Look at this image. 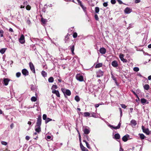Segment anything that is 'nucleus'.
<instances>
[{
	"label": "nucleus",
	"mask_w": 151,
	"mask_h": 151,
	"mask_svg": "<svg viewBox=\"0 0 151 151\" xmlns=\"http://www.w3.org/2000/svg\"><path fill=\"white\" fill-rule=\"evenodd\" d=\"M106 49L104 47H101L99 50V52L102 54H104L106 52Z\"/></svg>",
	"instance_id": "10"
},
{
	"label": "nucleus",
	"mask_w": 151,
	"mask_h": 151,
	"mask_svg": "<svg viewBox=\"0 0 151 151\" xmlns=\"http://www.w3.org/2000/svg\"><path fill=\"white\" fill-rule=\"evenodd\" d=\"M29 66L31 71L34 73H35V69L33 64L31 62L29 63Z\"/></svg>",
	"instance_id": "9"
},
{
	"label": "nucleus",
	"mask_w": 151,
	"mask_h": 151,
	"mask_svg": "<svg viewBox=\"0 0 151 151\" xmlns=\"http://www.w3.org/2000/svg\"><path fill=\"white\" fill-rule=\"evenodd\" d=\"M103 5L105 7L107 6V5H108L107 2H104L103 4Z\"/></svg>",
	"instance_id": "50"
},
{
	"label": "nucleus",
	"mask_w": 151,
	"mask_h": 151,
	"mask_svg": "<svg viewBox=\"0 0 151 151\" xmlns=\"http://www.w3.org/2000/svg\"><path fill=\"white\" fill-rule=\"evenodd\" d=\"M79 138L80 142H81V136L80 134H79Z\"/></svg>",
	"instance_id": "60"
},
{
	"label": "nucleus",
	"mask_w": 151,
	"mask_h": 151,
	"mask_svg": "<svg viewBox=\"0 0 151 151\" xmlns=\"http://www.w3.org/2000/svg\"><path fill=\"white\" fill-rule=\"evenodd\" d=\"M81 6L83 9V10L84 11V12H85L86 7H84L83 5V4L81 5Z\"/></svg>",
	"instance_id": "44"
},
{
	"label": "nucleus",
	"mask_w": 151,
	"mask_h": 151,
	"mask_svg": "<svg viewBox=\"0 0 151 151\" xmlns=\"http://www.w3.org/2000/svg\"><path fill=\"white\" fill-rule=\"evenodd\" d=\"M41 116H39L37 118V122L36 123V126L40 127L41 124Z\"/></svg>",
	"instance_id": "4"
},
{
	"label": "nucleus",
	"mask_w": 151,
	"mask_h": 151,
	"mask_svg": "<svg viewBox=\"0 0 151 151\" xmlns=\"http://www.w3.org/2000/svg\"><path fill=\"white\" fill-rule=\"evenodd\" d=\"M75 100L77 102L80 100V99L79 97L78 96H76L75 98Z\"/></svg>",
	"instance_id": "30"
},
{
	"label": "nucleus",
	"mask_w": 151,
	"mask_h": 151,
	"mask_svg": "<svg viewBox=\"0 0 151 151\" xmlns=\"http://www.w3.org/2000/svg\"><path fill=\"white\" fill-rule=\"evenodd\" d=\"M52 92L53 93L55 94L57 97H60V94L59 91H58L56 90H53L52 91Z\"/></svg>",
	"instance_id": "14"
},
{
	"label": "nucleus",
	"mask_w": 151,
	"mask_h": 151,
	"mask_svg": "<svg viewBox=\"0 0 151 151\" xmlns=\"http://www.w3.org/2000/svg\"><path fill=\"white\" fill-rule=\"evenodd\" d=\"M114 80L115 81V83H116V85H117V86H118L119 85V84L118 83L116 80L115 79V78H114Z\"/></svg>",
	"instance_id": "58"
},
{
	"label": "nucleus",
	"mask_w": 151,
	"mask_h": 151,
	"mask_svg": "<svg viewBox=\"0 0 151 151\" xmlns=\"http://www.w3.org/2000/svg\"><path fill=\"white\" fill-rule=\"evenodd\" d=\"M140 101L142 104H145L146 103L147 100L145 98H142L141 99Z\"/></svg>",
	"instance_id": "25"
},
{
	"label": "nucleus",
	"mask_w": 151,
	"mask_h": 151,
	"mask_svg": "<svg viewBox=\"0 0 151 151\" xmlns=\"http://www.w3.org/2000/svg\"><path fill=\"white\" fill-rule=\"evenodd\" d=\"M30 139V137L29 136H27L25 137V139L27 140H28Z\"/></svg>",
	"instance_id": "54"
},
{
	"label": "nucleus",
	"mask_w": 151,
	"mask_h": 151,
	"mask_svg": "<svg viewBox=\"0 0 151 151\" xmlns=\"http://www.w3.org/2000/svg\"><path fill=\"white\" fill-rule=\"evenodd\" d=\"M19 42L22 44L24 43V36L23 35H22L19 38Z\"/></svg>",
	"instance_id": "7"
},
{
	"label": "nucleus",
	"mask_w": 151,
	"mask_h": 151,
	"mask_svg": "<svg viewBox=\"0 0 151 151\" xmlns=\"http://www.w3.org/2000/svg\"><path fill=\"white\" fill-rule=\"evenodd\" d=\"M118 64L117 63V62L116 60H114V67H118Z\"/></svg>",
	"instance_id": "32"
},
{
	"label": "nucleus",
	"mask_w": 151,
	"mask_h": 151,
	"mask_svg": "<svg viewBox=\"0 0 151 151\" xmlns=\"http://www.w3.org/2000/svg\"><path fill=\"white\" fill-rule=\"evenodd\" d=\"M52 87L55 89H56L57 88V87L56 85H53Z\"/></svg>",
	"instance_id": "62"
},
{
	"label": "nucleus",
	"mask_w": 151,
	"mask_h": 151,
	"mask_svg": "<svg viewBox=\"0 0 151 151\" xmlns=\"http://www.w3.org/2000/svg\"><path fill=\"white\" fill-rule=\"evenodd\" d=\"M121 107L122 108H123V109H126L127 106L125 105V104H122L121 105Z\"/></svg>",
	"instance_id": "49"
},
{
	"label": "nucleus",
	"mask_w": 151,
	"mask_h": 151,
	"mask_svg": "<svg viewBox=\"0 0 151 151\" xmlns=\"http://www.w3.org/2000/svg\"><path fill=\"white\" fill-rule=\"evenodd\" d=\"M6 49L5 48H2L0 50V52L2 54H4L5 52Z\"/></svg>",
	"instance_id": "26"
},
{
	"label": "nucleus",
	"mask_w": 151,
	"mask_h": 151,
	"mask_svg": "<svg viewBox=\"0 0 151 151\" xmlns=\"http://www.w3.org/2000/svg\"><path fill=\"white\" fill-rule=\"evenodd\" d=\"M150 88V87L148 84H145L144 86V89L146 90H148Z\"/></svg>",
	"instance_id": "19"
},
{
	"label": "nucleus",
	"mask_w": 151,
	"mask_h": 151,
	"mask_svg": "<svg viewBox=\"0 0 151 151\" xmlns=\"http://www.w3.org/2000/svg\"><path fill=\"white\" fill-rule=\"evenodd\" d=\"M26 23L30 25L31 24V22L29 18H28L26 21Z\"/></svg>",
	"instance_id": "36"
},
{
	"label": "nucleus",
	"mask_w": 151,
	"mask_h": 151,
	"mask_svg": "<svg viewBox=\"0 0 151 151\" xmlns=\"http://www.w3.org/2000/svg\"><path fill=\"white\" fill-rule=\"evenodd\" d=\"M41 74L42 76L44 77H46L47 76V73L45 71L43 70L42 71Z\"/></svg>",
	"instance_id": "22"
},
{
	"label": "nucleus",
	"mask_w": 151,
	"mask_h": 151,
	"mask_svg": "<svg viewBox=\"0 0 151 151\" xmlns=\"http://www.w3.org/2000/svg\"><path fill=\"white\" fill-rule=\"evenodd\" d=\"M99 105H100L99 104H96L95 105V107L96 108H97V107H98L99 106Z\"/></svg>",
	"instance_id": "63"
},
{
	"label": "nucleus",
	"mask_w": 151,
	"mask_h": 151,
	"mask_svg": "<svg viewBox=\"0 0 151 151\" xmlns=\"http://www.w3.org/2000/svg\"><path fill=\"white\" fill-rule=\"evenodd\" d=\"M129 135H126L124 136L122 138V140L124 142H126L127 141L128 138L129 137Z\"/></svg>",
	"instance_id": "12"
},
{
	"label": "nucleus",
	"mask_w": 151,
	"mask_h": 151,
	"mask_svg": "<svg viewBox=\"0 0 151 151\" xmlns=\"http://www.w3.org/2000/svg\"><path fill=\"white\" fill-rule=\"evenodd\" d=\"M49 82L52 83L54 81V78L52 77H50L48 79Z\"/></svg>",
	"instance_id": "24"
},
{
	"label": "nucleus",
	"mask_w": 151,
	"mask_h": 151,
	"mask_svg": "<svg viewBox=\"0 0 151 151\" xmlns=\"http://www.w3.org/2000/svg\"><path fill=\"white\" fill-rule=\"evenodd\" d=\"M140 0H135V2L136 4L140 2Z\"/></svg>",
	"instance_id": "59"
},
{
	"label": "nucleus",
	"mask_w": 151,
	"mask_h": 151,
	"mask_svg": "<svg viewBox=\"0 0 151 151\" xmlns=\"http://www.w3.org/2000/svg\"><path fill=\"white\" fill-rule=\"evenodd\" d=\"M41 21L44 24L46 23V22H47V20L46 19H44L42 18L41 19Z\"/></svg>",
	"instance_id": "29"
},
{
	"label": "nucleus",
	"mask_w": 151,
	"mask_h": 151,
	"mask_svg": "<svg viewBox=\"0 0 151 151\" xmlns=\"http://www.w3.org/2000/svg\"><path fill=\"white\" fill-rule=\"evenodd\" d=\"M35 131L37 132H40L41 130V128L39 126H35Z\"/></svg>",
	"instance_id": "18"
},
{
	"label": "nucleus",
	"mask_w": 151,
	"mask_h": 151,
	"mask_svg": "<svg viewBox=\"0 0 151 151\" xmlns=\"http://www.w3.org/2000/svg\"><path fill=\"white\" fill-rule=\"evenodd\" d=\"M77 1L78 3V4L80 6L83 4L81 1H80V0H77Z\"/></svg>",
	"instance_id": "45"
},
{
	"label": "nucleus",
	"mask_w": 151,
	"mask_h": 151,
	"mask_svg": "<svg viewBox=\"0 0 151 151\" xmlns=\"http://www.w3.org/2000/svg\"><path fill=\"white\" fill-rule=\"evenodd\" d=\"M131 9L129 8L128 7H126L124 9V13L127 14H128V13H131Z\"/></svg>",
	"instance_id": "13"
},
{
	"label": "nucleus",
	"mask_w": 151,
	"mask_h": 151,
	"mask_svg": "<svg viewBox=\"0 0 151 151\" xmlns=\"http://www.w3.org/2000/svg\"><path fill=\"white\" fill-rule=\"evenodd\" d=\"M77 34L76 32H74L73 35V37L74 38H75L77 37Z\"/></svg>",
	"instance_id": "39"
},
{
	"label": "nucleus",
	"mask_w": 151,
	"mask_h": 151,
	"mask_svg": "<svg viewBox=\"0 0 151 151\" xmlns=\"http://www.w3.org/2000/svg\"><path fill=\"white\" fill-rule=\"evenodd\" d=\"M114 137L115 139H118L120 138V136L119 134L116 133L114 135Z\"/></svg>",
	"instance_id": "17"
},
{
	"label": "nucleus",
	"mask_w": 151,
	"mask_h": 151,
	"mask_svg": "<svg viewBox=\"0 0 151 151\" xmlns=\"http://www.w3.org/2000/svg\"><path fill=\"white\" fill-rule=\"evenodd\" d=\"M139 135L141 139H144L145 137V135L143 134H139Z\"/></svg>",
	"instance_id": "20"
},
{
	"label": "nucleus",
	"mask_w": 151,
	"mask_h": 151,
	"mask_svg": "<svg viewBox=\"0 0 151 151\" xmlns=\"http://www.w3.org/2000/svg\"><path fill=\"white\" fill-rule=\"evenodd\" d=\"M133 70L135 72H138V71H139V68H138V67H134V68H133Z\"/></svg>",
	"instance_id": "35"
},
{
	"label": "nucleus",
	"mask_w": 151,
	"mask_h": 151,
	"mask_svg": "<svg viewBox=\"0 0 151 151\" xmlns=\"http://www.w3.org/2000/svg\"><path fill=\"white\" fill-rule=\"evenodd\" d=\"M47 115L46 114H44L43 115L42 118L44 120H46L47 118Z\"/></svg>",
	"instance_id": "38"
},
{
	"label": "nucleus",
	"mask_w": 151,
	"mask_h": 151,
	"mask_svg": "<svg viewBox=\"0 0 151 151\" xmlns=\"http://www.w3.org/2000/svg\"><path fill=\"white\" fill-rule=\"evenodd\" d=\"M108 126H109L111 129H113V125H111L110 124H108Z\"/></svg>",
	"instance_id": "61"
},
{
	"label": "nucleus",
	"mask_w": 151,
	"mask_h": 151,
	"mask_svg": "<svg viewBox=\"0 0 151 151\" xmlns=\"http://www.w3.org/2000/svg\"><path fill=\"white\" fill-rule=\"evenodd\" d=\"M142 129L144 133L146 134L147 135H149L150 134V131L148 128H146L143 126H142Z\"/></svg>",
	"instance_id": "2"
},
{
	"label": "nucleus",
	"mask_w": 151,
	"mask_h": 151,
	"mask_svg": "<svg viewBox=\"0 0 151 151\" xmlns=\"http://www.w3.org/2000/svg\"><path fill=\"white\" fill-rule=\"evenodd\" d=\"M22 74L24 76H27L29 75V72L26 69H24L22 70Z\"/></svg>",
	"instance_id": "8"
},
{
	"label": "nucleus",
	"mask_w": 151,
	"mask_h": 151,
	"mask_svg": "<svg viewBox=\"0 0 151 151\" xmlns=\"http://www.w3.org/2000/svg\"><path fill=\"white\" fill-rule=\"evenodd\" d=\"M28 3L27 1H26L24 2V6L27 5Z\"/></svg>",
	"instance_id": "57"
},
{
	"label": "nucleus",
	"mask_w": 151,
	"mask_h": 151,
	"mask_svg": "<svg viewBox=\"0 0 151 151\" xmlns=\"http://www.w3.org/2000/svg\"><path fill=\"white\" fill-rule=\"evenodd\" d=\"M37 100V99L36 98L35 96H33V97H32V98H31V100L32 101L35 102V101H36Z\"/></svg>",
	"instance_id": "31"
},
{
	"label": "nucleus",
	"mask_w": 151,
	"mask_h": 151,
	"mask_svg": "<svg viewBox=\"0 0 151 151\" xmlns=\"http://www.w3.org/2000/svg\"><path fill=\"white\" fill-rule=\"evenodd\" d=\"M91 116L93 117H96V114L94 112H92L91 113Z\"/></svg>",
	"instance_id": "47"
},
{
	"label": "nucleus",
	"mask_w": 151,
	"mask_h": 151,
	"mask_svg": "<svg viewBox=\"0 0 151 151\" xmlns=\"http://www.w3.org/2000/svg\"><path fill=\"white\" fill-rule=\"evenodd\" d=\"M10 80L7 78H4V84L5 86H7L9 82L10 81Z\"/></svg>",
	"instance_id": "11"
},
{
	"label": "nucleus",
	"mask_w": 151,
	"mask_h": 151,
	"mask_svg": "<svg viewBox=\"0 0 151 151\" xmlns=\"http://www.w3.org/2000/svg\"><path fill=\"white\" fill-rule=\"evenodd\" d=\"M85 138H86L87 140L88 141H89L90 139L89 138V136L88 135H86L84 136Z\"/></svg>",
	"instance_id": "41"
},
{
	"label": "nucleus",
	"mask_w": 151,
	"mask_h": 151,
	"mask_svg": "<svg viewBox=\"0 0 151 151\" xmlns=\"http://www.w3.org/2000/svg\"><path fill=\"white\" fill-rule=\"evenodd\" d=\"M86 147L88 148V149H90L91 148L90 145L88 144V143L87 142H86Z\"/></svg>",
	"instance_id": "48"
},
{
	"label": "nucleus",
	"mask_w": 151,
	"mask_h": 151,
	"mask_svg": "<svg viewBox=\"0 0 151 151\" xmlns=\"http://www.w3.org/2000/svg\"><path fill=\"white\" fill-rule=\"evenodd\" d=\"M94 17L95 19L96 20L98 21L99 20V18L98 17V16L97 14H95L94 16Z\"/></svg>",
	"instance_id": "42"
},
{
	"label": "nucleus",
	"mask_w": 151,
	"mask_h": 151,
	"mask_svg": "<svg viewBox=\"0 0 151 151\" xmlns=\"http://www.w3.org/2000/svg\"><path fill=\"white\" fill-rule=\"evenodd\" d=\"M124 55L122 54H120L119 56L120 58L123 63H127L128 62V60L124 58Z\"/></svg>",
	"instance_id": "5"
},
{
	"label": "nucleus",
	"mask_w": 151,
	"mask_h": 151,
	"mask_svg": "<svg viewBox=\"0 0 151 151\" xmlns=\"http://www.w3.org/2000/svg\"><path fill=\"white\" fill-rule=\"evenodd\" d=\"M123 149L122 147H120V151H123Z\"/></svg>",
	"instance_id": "64"
},
{
	"label": "nucleus",
	"mask_w": 151,
	"mask_h": 151,
	"mask_svg": "<svg viewBox=\"0 0 151 151\" xmlns=\"http://www.w3.org/2000/svg\"><path fill=\"white\" fill-rule=\"evenodd\" d=\"M52 120V119L49 118H47L46 119V120H45V123L47 124L49 122L51 121Z\"/></svg>",
	"instance_id": "27"
},
{
	"label": "nucleus",
	"mask_w": 151,
	"mask_h": 151,
	"mask_svg": "<svg viewBox=\"0 0 151 151\" xmlns=\"http://www.w3.org/2000/svg\"><path fill=\"white\" fill-rule=\"evenodd\" d=\"M68 35H67L65 37V42H66V40H67L68 39Z\"/></svg>",
	"instance_id": "56"
},
{
	"label": "nucleus",
	"mask_w": 151,
	"mask_h": 151,
	"mask_svg": "<svg viewBox=\"0 0 151 151\" xmlns=\"http://www.w3.org/2000/svg\"><path fill=\"white\" fill-rule=\"evenodd\" d=\"M80 147H81V150H82V151L86 148L85 147H84L83 145L82 146H81Z\"/></svg>",
	"instance_id": "52"
},
{
	"label": "nucleus",
	"mask_w": 151,
	"mask_h": 151,
	"mask_svg": "<svg viewBox=\"0 0 151 151\" xmlns=\"http://www.w3.org/2000/svg\"><path fill=\"white\" fill-rule=\"evenodd\" d=\"M102 65V63H99L96 65L95 66L96 68H99L100 67H101Z\"/></svg>",
	"instance_id": "28"
},
{
	"label": "nucleus",
	"mask_w": 151,
	"mask_h": 151,
	"mask_svg": "<svg viewBox=\"0 0 151 151\" xmlns=\"http://www.w3.org/2000/svg\"><path fill=\"white\" fill-rule=\"evenodd\" d=\"M84 116L86 117L91 116V114L88 112H85L84 113Z\"/></svg>",
	"instance_id": "21"
},
{
	"label": "nucleus",
	"mask_w": 151,
	"mask_h": 151,
	"mask_svg": "<svg viewBox=\"0 0 151 151\" xmlns=\"http://www.w3.org/2000/svg\"><path fill=\"white\" fill-rule=\"evenodd\" d=\"M121 123L120 122L119 123L117 126H114V129H119L121 127Z\"/></svg>",
	"instance_id": "23"
},
{
	"label": "nucleus",
	"mask_w": 151,
	"mask_h": 151,
	"mask_svg": "<svg viewBox=\"0 0 151 151\" xmlns=\"http://www.w3.org/2000/svg\"><path fill=\"white\" fill-rule=\"evenodd\" d=\"M131 124L132 126H135L137 124V121L134 119H132L130 121Z\"/></svg>",
	"instance_id": "15"
},
{
	"label": "nucleus",
	"mask_w": 151,
	"mask_h": 151,
	"mask_svg": "<svg viewBox=\"0 0 151 151\" xmlns=\"http://www.w3.org/2000/svg\"><path fill=\"white\" fill-rule=\"evenodd\" d=\"M85 134H88L90 132V129L89 128H85L83 130Z\"/></svg>",
	"instance_id": "16"
},
{
	"label": "nucleus",
	"mask_w": 151,
	"mask_h": 151,
	"mask_svg": "<svg viewBox=\"0 0 151 151\" xmlns=\"http://www.w3.org/2000/svg\"><path fill=\"white\" fill-rule=\"evenodd\" d=\"M76 78L77 80L80 81H83V77L79 74H77L76 75Z\"/></svg>",
	"instance_id": "3"
},
{
	"label": "nucleus",
	"mask_w": 151,
	"mask_h": 151,
	"mask_svg": "<svg viewBox=\"0 0 151 151\" xmlns=\"http://www.w3.org/2000/svg\"><path fill=\"white\" fill-rule=\"evenodd\" d=\"M95 12L96 13H98L99 11V9L98 7H96L95 8Z\"/></svg>",
	"instance_id": "34"
},
{
	"label": "nucleus",
	"mask_w": 151,
	"mask_h": 151,
	"mask_svg": "<svg viewBox=\"0 0 151 151\" xmlns=\"http://www.w3.org/2000/svg\"><path fill=\"white\" fill-rule=\"evenodd\" d=\"M31 7L29 5H27L26 6V9L27 10H30V9Z\"/></svg>",
	"instance_id": "46"
},
{
	"label": "nucleus",
	"mask_w": 151,
	"mask_h": 151,
	"mask_svg": "<svg viewBox=\"0 0 151 151\" xmlns=\"http://www.w3.org/2000/svg\"><path fill=\"white\" fill-rule=\"evenodd\" d=\"M21 75V73L19 72L17 73L16 74V76L18 78Z\"/></svg>",
	"instance_id": "37"
},
{
	"label": "nucleus",
	"mask_w": 151,
	"mask_h": 151,
	"mask_svg": "<svg viewBox=\"0 0 151 151\" xmlns=\"http://www.w3.org/2000/svg\"><path fill=\"white\" fill-rule=\"evenodd\" d=\"M132 93L134 95H135L138 98H139V97H138V96L137 94L135 92V91H132Z\"/></svg>",
	"instance_id": "53"
},
{
	"label": "nucleus",
	"mask_w": 151,
	"mask_h": 151,
	"mask_svg": "<svg viewBox=\"0 0 151 151\" xmlns=\"http://www.w3.org/2000/svg\"><path fill=\"white\" fill-rule=\"evenodd\" d=\"M96 76L97 77H100L102 76L103 75V72L101 70H99L96 72Z\"/></svg>",
	"instance_id": "6"
},
{
	"label": "nucleus",
	"mask_w": 151,
	"mask_h": 151,
	"mask_svg": "<svg viewBox=\"0 0 151 151\" xmlns=\"http://www.w3.org/2000/svg\"><path fill=\"white\" fill-rule=\"evenodd\" d=\"M61 90L64 93L65 96V95L68 96H70L71 94V91L68 89H67L65 88H62Z\"/></svg>",
	"instance_id": "1"
},
{
	"label": "nucleus",
	"mask_w": 151,
	"mask_h": 151,
	"mask_svg": "<svg viewBox=\"0 0 151 151\" xmlns=\"http://www.w3.org/2000/svg\"><path fill=\"white\" fill-rule=\"evenodd\" d=\"M74 46H75L74 45L70 46L69 48L71 50V51H74Z\"/></svg>",
	"instance_id": "33"
},
{
	"label": "nucleus",
	"mask_w": 151,
	"mask_h": 151,
	"mask_svg": "<svg viewBox=\"0 0 151 151\" xmlns=\"http://www.w3.org/2000/svg\"><path fill=\"white\" fill-rule=\"evenodd\" d=\"M81 6L83 9V10L84 11V12H85L86 7H84L83 5V4L81 5Z\"/></svg>",
	"instance_id": "43"
},
{
	"label": "nucleus",
	"mask_w": 151,
	"mask_h": 151,
	"mask_svg": "<svg viewBox=\"0 0 151 151\" xmlns=\"http://www.w3.org/2000/svg\"><path fill=\"white\" fill-rule=\"evenodd\" d=\"M1 143L2 145H6L7 144V143L5 141H2Z\"/></svg>",
	"instance_id": "40"
},
{
	"label": "nucleus",
	"mask_w": 151,
	"mask_h": 151,
	"mask_svg": "<svg viewBox=\"0 0 151 151\" xmlns=\"http://www.w3.org/2000/svg\"><path fill=\"white\" fill-rule=\"evenodd\" d=\"M117 1H118L119 4H123L122 1H121V0H117Z\"/></svg>",
	"instance_id": "55"
},
{
	"label": "nucleus",
	"mask_w": 151,
	"mask_h": 151,
	"mask_svg": "<svg viewBox=\"0 0 151 151\" xmlns=\"http://www.w3.org/2000/svg\"><path fill=\"white\" fill-rule=\"evenodd\" d=\"M80 147H81V150H82V151L86 148L85 147H84L83 145L82 146H81Z\"/></svg>",
	"instance_id": "51"
}]
</instances>
